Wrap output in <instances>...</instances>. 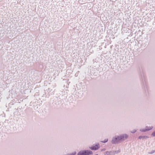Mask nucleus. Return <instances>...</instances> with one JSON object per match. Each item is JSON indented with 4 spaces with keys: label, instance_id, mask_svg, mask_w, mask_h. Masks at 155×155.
Returning a JSON list of instances; mask_svg holds the SVG:
<instances>
[{
    "label": "nucleus",
    "instance_id": "obj_1",
    "mask_svg": "<svg viewBox=\"0 0 155 155\" xmlns=\"http://www.w3.org/2000/svg\"><path fill=\"white\" fill-rule=\"evenodd\" d=\"M127 134H122L119 135H116L113 137L111 140V143L113 144H116L124 141L128 137Z\"/></svg>",
    "mask_w": 155,
    "mask_h": 155
},
{
    "label": "nucleus",
    "instance_id": "obj_2",
    "mask_svg": "<svg viewBox=\"0 0 155 155\" xmlns=\"http://www.w3.org/2000/svg\"><path fill=\"white\" fill-rule=\"evenodd\" d=\"M100 148V145L98 143L93 144L92 146L89 147V148L92 150H98Z\"/></svg>",
    "mask_w": 155,
    "mask_h": 155
},
{
    "label": "nucleus",
    "instance_id": "obj_3",
    "mask_svg": "<svg viewBox=\"0 0 155 155\" xmlns=\"http://www.w3.org/2000/svg\"><path fill=\"white\" fill-rule=\"evenodd\" d=\"M153 128L152 127L146 126L144 129H141L140 130V131L145 132L151 130Z\"/></svg>",
    "mask_w": 155,
    "mask_h": 155
},
{
    "label": "nucleus",
    "instance_id": "obj_4",
    "mask_svg": "<svg viewBox=\"0 0 155 155\" xmlns=\"http://www.w3.org/2000/svg\"><path fill=\"white\" fill-rule=\"evenodd\" d=\"M85 155H91L93 154L92 151L89 150H84Z\"/></svg>",
    "mask_w": 155,
    "mask_h": 155
},
{
    "label": "nucleus",
    "instance_id": "obj_5",
    "mask_svg": "<svg viewBox=\"0 0 155 155\" xmlns=\"http://www.w3.org/2000/svg\"><path fill=\"white\" fill-rule=\"evenodd\" d=\"M77 155H85L84 150H80L78 152Z\"/></svg>",
    "mask_w": 155,
    "mask_h": 155
},
{
    "label": "nucleus",
    "instance_id": "obj_6",
    "mask_svg": "<svg viewBox=\"0 0 155 155\" xmlns=\"http://www.w3.org/2000/svg\"><path fill=\"white\" fill-rule=\"evenodd\" d=\"M147 137H148L147 136H140L138 137V139H142L143 140Z\"/></svg>",
    "mask_w": 155,
    "mask_h": 155
},
{
    "label": "nucleus",
    "instance_id": "obj_7",
    "mask_svg": "<svg viewBox=\"0 0 155 155\" xmlns=\"http://www.w3.org/2000/svg\"><path fill=\"white\" fill-rule=\"evenodd\" d=\"M108 139H105L104 140L101 141V142L103 143H106L108 141Z\"/></svg>",
    "mask_w": 155,
    "mask_h": 155
},
{
    "label": "nucleus",
    "instance_id": "obj_8",
    "mask_svg": "<svg viewBox=\"0 0 155 155\" xmlns=\"http://www.w3.org/2000/svg\"><path fill=\"white\" fill-rule=\"evenodd\" d=\"M114 151V153H118L120 152V150H115V151Z\"/></svg>",
    "mask_w": 155,
    "mask_h": 155
},
{
    "label": "nucleus",
    "instance_id": "obj_9",
    "mask_svg": "<svg viewBox=\"0 0 155 155\" xmlns=\"http://www.w3.org/2000/svg\"><path fill=\"white\" fill-rule=\"evenodd\" d=\"M110 153V155H114V151H109V152H111Z\"/></svg>",
    "mask_w": 155,
    "mask_h": 155
},
{
    "label": "nucleus",
    "instance_id": "obj_10",
    "mask_svg": "<svg viewBox=\"0 0 155 155\" xmlns=\"http://www.w3.org/2000/svg\"><path fill=\"white\" fill-rule=\"evenodd\" d=\"M155 153V150L151 151L149 153L150 154H152L154 153Z\"/></svg>",
    "mask_w": 155,
    "mask_h": 155
},
{
    "label": "nucleus",
    "instance_id": "obj_11",
    "mask_svg": "<svg viewBox=\"0 0 155 155\" xmlns=\"http://www.w3.org/2000/svg\"><path fill=\"white\" fill-rule=\"evenodd\" d=\"M111 152H109V151H107L105 152V155H110V153Z\"/></svg>",
    "mask_w": 155,
    "mask_h": 155
},
{
    "label": "nucleus",
    "instance_id": "obj_12",
    "mask_svg": "<svg viewBox=\"0 0 155 155\" xmlns=\"http://www.w3.org/2000/svg\"><path fill=\"white\" fill-rule=\"evenodd\" d=\"M137 131V130H136L134 129L133 130H132L131 131H130L131 133H132L134 134Z\"/></svg>",
    "mask_w": 155,
    "mask_h": 155
},
{
    "label": "nucleus",
    "instance_id": "obj_13",
    "mask_svg": "<svg viewBox=\"0 0 155 155\" xmlns=\"http://www.w3.org/2000/svg\"><path fill=\"white\" fill-rule=\"evenodd\" d=\"M151 135L152 136L155 137V131L152 133Z\"/></svg>",
    "mask_w": 155,
    "mask_h": 155
},
{
    "label": "nucleus",
    "instance_id": "obj_14",
    "mask_svg": "<svg viewBox=\"0 0 155 155\" xmlns=\"http://www.w3.org/2000/svg\"><path fill=\"white\" fill-rule=\"evenodd\" d=\"M105 150V148H103L101 150L102 151H104Z\"/></svg>",
    "mask_w": 155,
    "mask_h": 155
},
{
    "label": "nucleus",
    "instance_id": "obj_15",
    "mask_svg": "<svg viewBox=\"0 0 155 155\" xmlns=\"http://www.w3.org/2000/svg\"><path fill=\"white\" fill-rule=\"evenodd\" d=\"M146 88L147 89V87H146Z\"/></svg>",
    "mask_w": 155,
    "mask_h": 155
}]
</instances>
